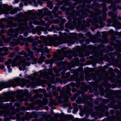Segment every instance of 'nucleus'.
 Masks as SVG:
<instances>
[{"label":"nucleus","instance_id":"bb28decb","mask_svg":"<svg viewBox=\"0 0 121 121\" xmlns=\"http://www.w3.org/2000/svg\"><path fill=\"white\" fill-rule=\"evenodd\" d=\"M49 45V46H51V45Z\"/></svg>","mask_w":121,"mask_h":121},{"label":"nucleus","instance_id":"39448f33","mask_svg":"<svg viewBox=\"0 0 121 121\" xmlns=\"http://www.w3.org/2000/svg\"><path fill=\"white\" fill-rule=\"evenodd\" d=\"M2 13H7V10L6 9L5 10H3L1 9H0V14Z\"/></svg>","mask_w":121,"mask_h":121},{"label":"nucleus","instance_id":"ddd939ff","mask_svg":"<svg viewBox=\"0 0 121 121\" xmlns=\"http://www.w3.org/2000/svg\"><path fill=\"white\" fill-rule=\"evenodd\" d=\"M19 69L20 70H22V67H19Z\"/></svg>","mask_w":121,"mask_h":121},{"label":"nucleus","instance_id":"9b49d317","mask_svg":"<svg viewBox=\"0 0 121 121\" xmlns=\"http://www.w3.org/2000/svg\"><path fill=\"white\" fill-rule=\"evenodd\" d=\"M22 54H25L26 53L24 51H23L22 52Z\"/></svg>","mask_w":121,"mask_h":121},{"label":"nucleus","instance_id":"1a4fd4ad","mask_svg":"<svg viewBox=\"0 0 121 121\" xmlns=\"http://www.w3.org/2000/svg\"><path fill=\"white\" fill-rule=\"evenodd\" d=\"M17 61V59H14V63H16Z\"/></svg>","mask_w":121,"mask_h":121},{"label":"nucleus","instance_id":"423d86ee","mask_svg":"<svg viewBox=\"0 0 121 121\" xmlns=\"http://www.w3.org/2000/svg\"><path fill=\"white\" fill-rule=\"evenodd\" d=\"M52 44L54 45V46H57L59 44H56L54 42H52Z\"/></svg>","mask_w":121,"mask_h":121},{"label":"nucleus","instance_id":"6ab92c4d","mask_svg":"<svg viewBox=\"0 0 121 121\" xmlns=\"http://www.w3.org/2000/svg\"><path fill=\"white\" fill-rule=\"evenodd\" d=\"M73 104L74 106H76V104L75 103H73Z\"/></svg>","mask_w":121,"mask_h":121},{"label":"nucleus","instance_id":"a878e982","mask_svg":"<svg viewBox=\"0 0 121 121\" xmlns=\"http://www.w3.org/2000/svg\"><path fill=\"white\" fill-rule=\"evenodd\" d=\"M9 9V7H8V9Z\"/></svg>","mask_w":121,"mask_h":121},{"label":"nucleus","instance_id":"f03ea898","mask_svg":"<svg viewBox=\"0 0 121 121\" xmlns=\"http://www.w3.org/2000/svg\"><path fill=\"white\" fill-rule=\"evenodd\" d=\"M23 63L25 65H23V64H22V66L23 68H24L25 67V65H26L28 66H29L30 65V64L29 63L26 62L25 60H21L19 61L18 64L17 65H21L22 63Z\"/></svg>","mask_w":121,"mask_h":121},{"label":"nucleus","instance_id":"a211bd4d","mask_svg":"<svg viewBox=\"0 0 121 121\" xmlns=\"http://www.w3.org/2000/svg\"><path fill=\"white\" fill-rule=\"evenodd\" d=\"M47 62H48V61H47V60H46L45 61V62H46V63L47 64L48 63Z\"/></svg>","mask_w":121,"mask_h":121},{"label":"nucleus","instance_id":"cd10ccee","mask_svg":"<svg viewBox=\"0 0 121 121\" xmlns=\"http://www.w3.org/2000/svg\"><path fill=\"white\" fill-rule=\"evenodd\" d=\"M8 98H9V97H8Z\"/></svg>","mask_w":121,"mask_h":121},{"label":"nucleus","instance_id":"b1692460","mask_svg":"<svg viewBox=\"0 0 121 121\" xmlns=\"http://www.w3.org/2000/svg\"><path fill=\"white\" fill-rule=\"evenodd\" d=\"M120 19L121 20V17L120 18Z\"/></svg>","mask_w":121,"mask_h":121},{"label":"nucleus","instance_id":"20e7f679","mask_svg":"<svg viewBox=\"0 0 121 121\" xmlns=\"http://www.w3.org/2000/svg\"><path fill=\"white\" fill-rule=\"evenodd\" d=\"M7 83L3 82L0 83V88L2 87H5L7 85Z\"/></svg>","mask_w":121,"mask_h":121},{"label":"nucleus","instance_id":"f257e3e1","mask_svg":"<svg viewBox=\"0 0 121 121\" xmlns=\"http://www.w3.org/2000/svg\"><path fill=\"white\" fill-rule=\"evenodd\" d=\"M16 83L18 85L22 87L24 86L26 84L25 82L24 79L17 78L13 82L10 83L9 82H8V87H10L11 86H16L17 85L15 84Z\"/></svg>","mask_w":121,"mask_h":121},{"label":"nucleus","instance_id":"aec40b11","mask_svg":"<svg viewBox=\"0 0 121 121\" xmlns=\"http://www.w3.org/2000/svg\"><path fill=\"white\" fill-rule=\"evenodd\" d=\"M108 13V14H109V15H111V14H110V13Z\"/></svg>","mask_w":121,"mask_h":121},{"label":"nucleus","instance_id":"9d476101","mask_svg":"<svg viewBox=\"0 0 121 121\" xmlns=\"http://www.w3.org/2000/svg\"><path fill=\"white\" fill-rule=\"evenodd\" d=\"M2 58H0V61L1 62H3L4 61V60H2Z\"/></svg>","mask_w":121,"mask_h":121},{"label":"nucleus","instance_id":"f3484780","mask_svg":"<svg viewBox=\"0 0 121 121\" xmlns=\"http://www.w3.org/2000/svg\"><path fill=\"white\" fill-rule=\"evenodd\" d=\"M48 18H45V20H48Z\"/></svg>","mask_w":121,"mask_h":121},{"label":"nucleus","instance_id":"4468645a","mask_svg":"<svg viewBox=\"0 0 121 121\" xmlns=\"http://www.w3.org/2000/svg\"><path fill=\"white\" fill-rule=\"evenodd\" d=\"M2 21H5V19H2Z\"/></svg>","mask_w":121,"mask_h":121},{"label":"nucleus","instance_id":"7ed1b4c3","mask_svg":"<svg viewBox=\"0 0 121 121\" xmlns=\"http://www.w3.org/2000/svg\"><path fill=\"white\" fill-rule=\"evenodd\" d=\"M45 57L43 56H41L40 59L38 61V62L39 64H42V62H43L44 61V59L45 58Z\"/></svg>","mask_w":121,"mask_h":121},{"label":"nucleus","instance_id":"412c9836","mask_svg":"<svg viewBox=\"0 0 121 121\" xmlns=\"http://www.w3.org/2000/svg\"><path fill=\"white\" fill-rule=\"evenodd\" d=\"M9 67H9V66L8 65V69H9Z\"/></svg>","mask_w":121,"mask_h":121},{"label":"nucleus","instance_id":"2eb2a0df","mask_svg":"<svg viewBox=\"0 0 121 121\" xmlns=\"http://www.w3.org/2000/svg\"><path fill=\"white\" fill-rule=\"evenodd\" d=\"M5 64L7 65H8V62L7 61H6L5 62Z\"/></svg>","mask_w":121,"mask_h":121},{"label":"nucleus","instance_id":"0eeeda50","mask_svg":"<svg viewBox=\"0 0 121 121\" xmlns=\"http://www.w3.org/2000/svg\"><path fill=\"white\" fill-rule=\"evenodd\" d=\"M4 68V66L3 65H1L0 66V68L1 69H2Z\"/></svg>","mask_w":121,"mask_h":121},{"label":"nucleus","instance_id":"5701e85b","mask_svg":"<svg viewBox=\"0 0 121 121\" xmlns=\"http://www.w3.org/2000/svg\"><path fill=\"white\" fill-rule=\"evenodd\" d=\"M57 95V93H56V95Z\"/></svg>","mask_w":121,"mask_h":121},{"label":"nucleus","instance_id":"6e6552de","mask_svg":"<svg viewBox=\"0 0 121 121\" xmlns=\"http://www.w3.org/2000/svg\"><path fill=\"white\" fill-rule=\"evenodd\" d=\"M4 7L5 8H6L7 7V5L6 4H4L3 5Z\"/></svg>","mask_w":121,"mask_h":121},{"label":"nucleus","instance_id":"393cba45","mask_svg":"<svg viewBox=\"0 0 121 121\" xmlns=\"http://www.w3.org/2000/svg\"><path fill=\"white\" fill-rule=\"evenodd\" d=\"M44 0V1H45L46 0Z\"/></svg>","mask_w":121,"mask_h":121},{"label":"nucleus","instance_id":"f8f14e48","mask_svg":"<svg viewBox=\"0 0 121 121\" xmlns=\"http://www.w3.org/2000/svg\"><path fill=\"white\" fill-rule=\"evenodd\" d=\"M29 45V44L28 43H25V45L26 46H28Z\"/></svg>","mask_w":121,"mask_h":121},{"label":"nucleus","instance_id":"4be33fe9","mask_svg":"<svg viewBox=\"0 0 121 121\" xmlns=\"http://www.w3.org/2000/svg\"><path fill=\"white\" fill-rule=\"evenodd\" d=\"M9 60H8V64H9Z\"/></svg>","mask_w":121,"mask_h":121},{"label":"nucleus","instance_id":"dca6fc26","mask_svg":"<svg viewBox=\"0 0 121 121\" xmlns=\"http://www.w3.org/2000/svg\"><path fill=\"white\" fill-rule=\"evenodd\" d=\"M47 56L48 57H50L51 56L50 55H47Z\"/></svg>","mask_w":121,"mask_h":121}]
</instances>
